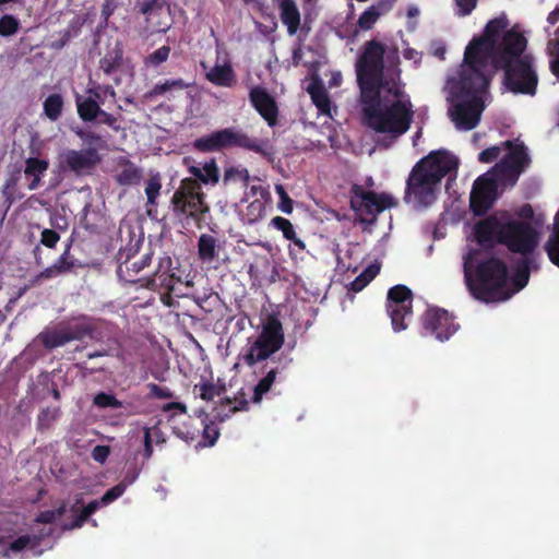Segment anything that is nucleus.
Here are the masks:
<instances>
[{"instance_id":"4d7b16f0","label":"nucleus","mask_w":559,"mask_h":559,"mask_svg":"<svg viewBox=\"0 0 559 559\" xmlns=\"http://www.w3.org/2000/svg\"><path fill=\"white\" fill-rule=\"evenodd\" d=\"M60 274L61 272L52 264L32 277L29 280V286H36L40 284L43 280H49Z\"/></svg>"},{"instance_id":"3c124183","label":"nucleus","mask_w":559,"mask_h":559,"mask_svg":"<svg viewBox=\"0 0 559 559\" xmlns=\"http://www.w3.org/2000/svg\"><path fill=\"white\" fill-rule=\"evenodd\" d=\"M31 544V537L28 535H22L8 544L7 549L3 551V556L8 557L10 552H21Z\"/></svg>"},{"instance_id":"6e6552de","label":"nucleus","mask_w":559,"mask_h":559,"mask_svg":"<svg viewBox=\"0 0 559 559\" xmlns=\"http://www.w3.org/2000/svg\"><path fill=\"white\" fill-rule=\"evenodd\" d=\"M385 47L374 39L368 40L356 61L357 83L360 95L384 87L385 84L399 83L397 80H386L383 76Z\"/></svg>"},{"instance_id":"dca6fc26","label":"nucleus","mask_w":559,"mask_h":559,"mask_svg":"<svg viewBox=\"0 0 559 559\" xmlns=\"http://www.w3.org/2000/svg\"><path fill=\"white\" fill-rule=\"evenodd\" d=\"M499 181L501 180L493 170L479 176L474 181L469 197V206L475 215H484L491 209L497 199Z\"/></svg>"},{"instance_id":"f257e3e1","label":"nucleus","mask_w":559,"mask_h":559,"mask_svg":"<svg viewBox=\"0 0 559 559\" xmlns=\"http://www.w3.org/2000/svg\"><path fill=\"white\" fill-rule=\"evenodd\" d=\"M360 105L365 124L391 141L405 134L412 126L413 104L401 82L365 92L360 95Z\"/></svg>"},{"instance_id":"a878e982","label":"nucleus","mask_w":559,"mask_h":559,"mask_svg":"<svg viewBox=\"0 0 559 559\" xmlns=\"http://www.w3.org/2000/svg\"><path fill=\"white\" fill-rule=\"evenodd\" d=\"M49 167V163L46 159L37 158V157H28L25 160L24 175L26 178L31 179L27 188L33 191L39 188L41 183V178L45 176L47 169Z\"/></svg>"},{"instance_id":"338daca9","label":"nucleus","mask_w":559,"mask_h":559,"mask_svg":"<svg viewBox=\"0 0 559 559\" xmlns=\"http://www.w3.org/2000/svg\"><path fill=\"white\" fill-rule=\"evenodd\" d=\"M98 118H99V120H98L99 123L106 124L116 131L119 130V126L117 124L118 119L112 114H109V112L100 109Z\"/></svg>"},{"instance_id":"f8f14e48","label":"nucleus","mask_w":559,"mask_h":559,"mask_svg":"<svg viewBox=\"0 0 559 559\" xmlns=\"http://www.w3.org/2000/svg\"><path fill=\"white\" fill-rule=\"evenodd\" d=\"M352 193V209L355 211L356 219L364 225L374 224L380 213L396 205L391 195L372 190L366 191L359 185H353Z\"/></svg>"},{"instance_id":"39448f33","label":"nucleus","mask_w":559,"mask_h":559,"mask_svg":"<svg viewBox=\"0 0 559 559\" xmlns=\"http://www.w3.org/2000/svg\"><path fill=\"white\" fill-rule=\"evenodd\" d=\"M478 250H469L464 255V278L471 295L484 302L503 301L510 298L507 282L509 270L503 260L488 257L476 260Z\"/></svg>"},{"instance_id":"5fc2aeb1","label":"nucleus","mask_w":559,"mask_h":559,"mask_svg":"<svg viewBox=\"0 0 559 559\" xmlns=\"http://www.w3.org/2000/svg\"><path fill=\"white\" fill-rule=\"evenodd\" d=\"M126 491L124 484H117L108 489L100 498L102 506H107L118 498H120Z\"/></svg>"},{"instance_id":"2f4dec72","label":"nucleus","mask_w":559,"mask_h":559,"mask_svg":"<svg viewBox=\"0 0 559 559\" xmlns=\"http://www.w3.org/2000/svg\"><path fill=\"white\" fill-rule=\"evenodd\" d=\"M544 249L549 261L559 267V211L555 215L554 228L545 242Z\"/></svg>"},{"instance_id":"09e8293b","label":"nucleus","mask_w":559,"mask_h":559,"mask_svg":"<svg viewBox=\"0 0 559 559\" xmlns=\"http://www.w3.org/2000/svg\"><path fill=\"white\" fill-rule=\"evenodd\" d=\"M557 38L549 41L551 60L549 62L551 73L559 80V28L556 31Z\"/></svg>"},{"instance_id":"4be33fe9","label":"nucleus","mask_w":559,"mask_h":559,"mask_svg":"<svg viewBox=\"0 0 559 559\" xmlns=\"http://www.w3.org/2000/svg\"><path fill=\"white\" fill-rule=\"evenodd\" d=\"M280 11L282 23L289 35H295L300 26V12L295 0H273Z\"/></svg>"},{"instance_id":"13d9d810","label":"nucleus","mask_w":559,"mask_h":559,"mask_svg":"<svg viewBox=\"0 0 559 559\" xmlns=\"http://www.w3.org/2000/svg\"><path fill=\"white\" fill-rule=\"evenodd\" d=\"M501 148H503L502 144L487 147L479 153L478 160L485 164L495 162L499 157Z\"/></svg>"},{"instance_id":"79ce46f5","label":"nucleus","mask_w":559,"mask_h":559,"mask_svg":"<svg viewBox=\"0 0 559 559\" xmlns=\"http://www.w3.org/2000/svg\"><path fill=\"white\" fill-rule=\"evenodd\" d=\"M93 405L98 408H120L122 404L114 394L102 391L94 395Z\"/></svg>"},{"instance_id":"c03bdc74","label":"nucleus","mask_w":559,"mask_h":559,"mask_svg":"<svg viewBox=\"0 0 559 559\" xmlns=\"http://www.w3.org/2000/svg\"><path fill=\"white\" fill-rule=\"evenodd\" d=\"M75 134L85 143L88 145V147L95 148H102L104 146V139L100 134L91 131V130H84V129H78L75 131Z\"/></svg>"},{"instance_id":"680f3d73","label":"nucleus","mask_w":559,"mask_h":559,"mask_svg":"<svg viewBox=\"0 0 559 559\" xmlns=\"http://www.w3.org/2000/svg\"><path fill=\"white\" fill-rule=\"evenodd\" d=\"M457 7V15L467 16L476 8L478 0H454Z\"/></svg>"},{"instance_id":"864d4df0","label":"nucleus","mask_w":559,"mask_h":559,"mask_svg":"<svg viewBox=\"0 0 559 559\" xmlns=\"http://www.w3.org/2000/svg\"><path fill=\"white\" fill-rule=\"evenodd\" d=\"M70 249H71V243L67 245L63 253L53 263V265L61 272V274L70 272L74 266L73 261L70 260Z\"/></svg>"},{"instance_id":"f3484780","label":"nucleus","mask_w":559,"mask_h":559,"mask_svg":"<svg viewBox=\"0 0 559 559\" xmlns=\"http://www.w3.org/2000/svg\"><path fill=\"white\" fill-rule=\"evenodd\" d=\"M423 326L441 342L449 340L459 330L453 316L441 308L427 309L423 316Z\"/></svg>"},{"instance_id":"1a4fd4ad","label":"nucleus","mask_w":559,"mask_h":559,"mask_svg":"<svg viewBox=\"0 0 559 559\" xmlns=\"http://www.w3.org/2000/svg\"><path fill=\"white\" fill-rule=\"evenodd\" d=\"M206 195L202 186L192 177L183 178L175 190L170 204L175 216L192 221L201 229L205 223V215L210 212Z\"/></svg>"},{"instance_id":"c85d7f7f","label":"nucleus","mask_w":559,"mask_h":559,"mask_svg":"<svg viewBox=\"0 0 559 559\" xmlns=\"http://www.w3.org/2000/svg\"><path fill=\"white\" fill-rule=\"evenodd\" d=\"M76 111L80 119L84 122L95 121L100 112V105L94 97H85L75 94Z\"/></svg>"},{"instance_id":"0e129e2a","label":"nucleus","mask_w":559,"mask_h":559,"mask_svg":"<svg viewBox=\"0 0 559 559\" xmlns=\"http://www.w3.org/2000/svg\"><path fill=\"white\" fill-rule=\"evenodd\" d=\"M110 454V448L108 445H96L92 450V457L97 463H105Z\"/></svg>"},{"instance_id":"a18cd8bd","label":"nucleus","mask_w":559,"mask_h":559,"mask_svg":"<svg viewBox=\"0 0 559 559\" xmlns=\"http://www.w3.org/2000/svg\"><path fill=\"white\" fill-rule=\"evenodd\" d=\"M270 225L277 230H281L285 239H295L296 231L289 219L282 216H275L271 219Z\"/></svg>"},{"instance_id":"20e7f679","label":"nucleus","mask_w":559,"mask_h":559,"mask_svg":"<svg viewBox=\"0 0 559 559\" xmlns=\"http://www.w3.org/2000/svg\"><path fill=\"white\" fill-rule=\"evenodd\" d=\"M527 40L514 29L506 31L501 37L498 56L490 61L496 70H503V83L514 94L534 95L538 83L533 68V57L525 55Z\"/></svg>"},{"instance_id":"7ed1b4c3","label":"nucleus","mask_w":559,"mask_h":559,"mask_svg":"<svg viewBox=\"0 0 559 559\" xmlns=\"http://www.w3.org/2000/svg\"><path fill=\"white\" fill-rule=\"evenodd\" d=\"M474 236L481 248L492 249L496 245H503L512 253L521 255L535 254L538 246L536 229L507 213H496L479 221L474 227Z\"/></svg>"},{"instance_id":"4c0bfd02","label":"nucleus","mask_w":559,"mask_h":559,"mask_svg":"<svg viewBox=\"0 0 559 559\" xmlns=\"http://www.w3.org/2000/svg\"><path fill=\"white\" fill-rule=\"evenodd\" d=\"M202 177L199 183L215 186L219 181V171L214 158L205 162L201 168Z\"/></svg>"},{"instance_id":"cd10ccee","label":"nucleus","mask_w":559,"mask_h":559,"mask_svg":"<svg viewBox=\"0 0 559 559\" xmlns=\"http://www.w3.org/2000/svg\"><path fill=\"white\" fill-rule=\"evenodd\" d=\"M120 402L122 404L120 408H123L121 414L124 416H139L150 413L147 396L141 393L132 392Z\"/></svg>"},{"instance_id":"c9c22d12","label":"nucleus","mask_w":559,"mask_h":559,"mask_svg":"<svg viewBox=\"0 0 559 559\" xmlns=\"http://www.w3.org/2000/svg\"><path fill=\"white\" fill-rule=\"evenodd\" d=\"M20 179L21 169L16 168L10 173L9 177L5 179L1 188V193L4 199V203L7 204V209H10L15 201V191Z\"/></svg>"},{"instance_id":"69168bd1","label":"nucleus","mask_w":559,"mask_h":559,"mask_svg":"<svg viewBox=\"0 0 559 559\" xmlns=\"http://www.w3.org/2000/svg\"><path fill=\"white\" fill-rule=\"evenodd\" d=\"M144 437H143V443H144V452L143 456L145 460L151 459L153 454V444H152V428L144 427Z\"/></svg>"},{"instance_id":"7c9ffc66","label":"nucleus","mask_w":559,"mask_h":559,"mask_svg":"<svg viewBox=\"0 0 559 559\" xmlns=\"http://www.w3.org/2000/svg\"><path fill=\"white\" fill-rule=\"evenodd\" d=\"M206 79L217 85L230 87L235 83V74L230 66H215L206 73Z\"/></svg>"},{"instance_id":"052dcab7","label":"nucleus","mask_w":559,"mask_h":559,"mask_svg":"<svg viewBox=\"0 0 559 559\" xmlns=\"http://www.w3.org/2000/svg\"><path fill=\"white\" fill-rule=\"evenodd\" d=\"M147 388L150 390V394L147 397H154V399H171L173 397V392L166 386H160L156 383H148Z\"/></svg>"},{"instance_id":"58836bf2","label":"nucleus","mask_w":559,"mask_h":559,"mask_svg":"<svg viewBox=\"0 0 559 559\" xmlns=\"http://www.w3.org/2000/svg\"><path fill=\"white\" fill-rule=\"evenodd\" d=\"M194 391L199 392V395L204 401H213L214 397L219 396L224 391L225 386H218L211 381H203L194 385Z\"/></svg>"},{"instance_id":"49530a36","label":"nucleus","mask_w":559,"mask_h":559,"mask_svg":"<svg viewBox=\"0 0 559 559\" xmlns=\"http://www.w3.org/2000/svg\"><path fill=\"white\" fill-rule=\"evenodd\" d=\"M170 53L169 46H162L145 58V64L148 67H158L164 63Z\"/></svg>"},{"instance_id":"6e6d98bb","label":"nucleus","mask_w":559,"mask_h":559,"mask_svg":"<svg viewBox=\"0 0 559 559\" xmlns=\"http://www.w3.org/2000/svg\"><path fill=\"white\" fill-rule=\"evenodd\" d=\"M59 414H60L59 407H53V408L47 407V408L43 409L40 412V414L38 415V425L40 427H46V428L49 427L50 424L57 419Z\"/></svg>"},{"instance_id":"473e14b6","label":"nucleus","mask_w":559,"mask_h":559,"mask_svg":"<svg viewBox=\"0 0 559 559\" xmlns=\"http://www.w3.org/2000/svg\"><path fill=\"white\" fill-rule=\"evenodd\" d=\"M188 86L189 84H187L182 79L166 80L163 83L155 84L151 91L145 93L144 98L153 99L156 96L166 95L174 91H182Z\"/></svg>"},{"instance_id":"423d86ee","label":"nucleus","mask_w":559,"mask_h":559,"mask_svg":"<svg viewBox=\"0 0 559 559\" xmlns=\"http://www.w3.org/2000/svg\"><path fill=\"white\" fill-rule=\"evenodd\" d=\"M507 26L508 21L503 17L490 20L485 26L483 36L474 38L467 45L464 52L463 87H471V81H474L478 87L486 86V74H491L490 61L498 56L501 47V40L498 41L499 34Z\"/></svg>"},{"instance_id":"ddd939ff","label":"nucleus","mask_w":559,"mask_h":559,"mask_svg":"<svg viewBox=\"0 0 559 559\" xmlns=\"http://www.w3.org/2000/svg\"><path fill=\"white\" fill-rule=\"evenodd\" d=\"M502 146L509 152L492 167V170L502 182L514 186L531 164L527 147L524 143L512 140L502 142Z\"/></svg>"},{"instance_id":"9b49d317","label":"nucleus","mask_w":559,"mask_h":559,"mask_svg":"<svg viewBox=\"0 0 559 559\" xmlns=\"http://www.w3.org/2000/svg\"><path fill=\"white\" fill-rule=\"evenodd\" d=\"M283 344V325L276 317L270 316L258 337L253 342L249 341L240 359L246 366L252 368L259 362L266 361L282 348Z\"/></svg>"},{"instance_id":"603ef678","label":"nucleus","mask_w":559,"mask_h":559,"mask_svg":"<svg viewBox=\"0 0 559 559\" xmlns=\"http://www.w3.org/2000/svg\"><path fill=\"white\" fill-rule=\"evenodd\" d=\"M223 405L228 407V413L225 414V416H228L229 413L234 414L239 411H246L248 408V401L246 400L245 394L241 393L240 397L236 396L234 400L228 397L225 399Z\"/></svg>"},{"instance_id":"b1692460","label":"nucleus","mask_w":559,"mask_h":559,"mask_svg":"<svg viewBox=\"0 0 559 559\" xmlns=\"http://www.w3.org/2000/svg\"><path fill=\"white\" fill-rule=\"evenodd\" d=\"M116 325L103 318L87 316L88 338L96 343L109 341L115 333Z\"/></svg>"},{"instance_id":"4468645a","label":"nucleus","mask_w":559,"mask_h":559,"mask_svg":"<svg viewBox=\"0 0 559 559\" xmlns=\"http://www.w3.org/2000/svg\"><path fill=\"white\" fill-rule=\"evenodd\" d=\"M173 259L165 254L158 259L157 267L151 276L143 277L141 287L157 292L165 305H170L171 295L176 285L181 284V276L173 266Z\"/></svg>"},{"instance_id":"a19ab883","label":"nucleus","mask_w":559,"mask_h":559,"mask_svg":"<svg viewBox=\"0 0 559 559\" xmlns=\"http://www.w3.org/2000/svg\"><path fill=\"white\" fill-rule=\"evenodd\" d=\"M250 180V175L247 168H238L235 166H230L225 169L223 176V183L225 186L230 182L241 181L245 186H248Z\"/></svg>"},{"instance_id":"393cba45","label":"nucleus","mask_w":559,"mask_h":559,"mask_svg":"<svg viewBox=\"0 0 559 559\" xmlns=\"http://www.w3.org/2000/svg\"><path fill=\"white\" fill-rule=\"evenodd\" d=\"M141 178L142 170L134 163L127 158H121L118 162V169L115 175V180L119 186L138 185Z\"/></svg>"},{"instance_id":"f704fd0d","label":"nucleus","mask_w":559,"mask_h":559,"mask_svg":"<svg viewBox=\"0 0 559 559\" xmlns=\"http://www.w3.org/2000/svg\"><path fill=\"white\" fill-rule=\"evenodd\" d=\"M63 107V97L59 93L50 94L43 104L44 114L51 121H57L61 117Z\"/></svg>"},{"instance_id":"8fccbe9b","label":"nucleus","mask_w":559,"mask_h":559,"mask_svg":"<svg viewBox=\"0 0 559 559\" xmlns=\"http://www.w3.org/2000/svg\"><path fill=\"white\" fill-rule=\"evenodd\" d=\"M121 61V53L115 56L106 55L99 61V67L107 75L111 74L119 66Z\"/></svg>"},{"instance_id":"de8ad7c7","label":"nucleus","mask_w":559,"mask_h":559,"mask_svg":"<svg viewBox=\"0 0 559 559\" xmlns=\"http://www.w3.org/2000/svg\"><path fill=\"white\" fill-rule=\"evenodd\" d=\"M160 188H162V185H160V181L158 178L153 177L147 181L146 187H145V194H146V199H147L146 204L147 205H156V200L159 195Z\"/></svg>"},{"instance_id":"e2e57ef3","label":"nucleus","mask_w":559,"mask_h":559,"mask_svg":"<svg viewBox=\"0 0 559 559\" xmlns=\"http://www.w3.org/2000/svg\"><path fill=\"white\" fill-rule=\"evenodd\" d=\"M202 425V435L203 438L206 440L207 445H214L216 442L219 432L215 426L205 425L203 421Z\"/></svg>"},{"instance_id":"aec40b11","label":"nucleus","mask_w":559,"mask_h":559,"mask_svg":"<svg viewBox=\"0 0 559 559\" xmlns=\"http://www.w3.org/2000/svg\"><path fill=\"white\" fill-rule=\"evenodd\" d=\"M249 98L253 108L267 122L270 127L277 123L278 107L275 98L263 87L254 86L250 90Z\"/></svg>"},{"instance_id":"774afa93","label":"nucleus","mask_w":559,"mask_h":559,"mask_svg":"<svg viewBox=\"0 0 559 559\" xmlns=\"http://www.w3.org/2000/svg\"><path fill=\"white\" fill-rule=\"evenodd\" d=\"M155 10H162V5L157 0H145L139 3V12L144 15L152 14Z\"/></svg>"},{"instance_id":"ea45409f","label":"nucleus","mask_w":559,"mask_h":559,"mask_svg":"<svg viewBox=\"0 0 559 559\" xmlns=\"http://www.w3.org/2000/svg\"><path fill=\"white\" fill-rule=\"evenodd\" d=\"M382 13L384 12L380 9V7L371 5L360 14L357 25L364 31H369L372 28Z\"/></svg>"},{"instance_id":"f03ea898","label":"nucleus","mask_w":559,"mask_h":559,"mask_svg":"<svg viewBox=\"0 0 559 559\" xmlns=\"http://www.w3.org/2000/svg\"><path fill=\"white\" fill-rule=\"evenodd\" d=\"M459 159L445 150L431 151L412 168L405 187L404 201L414 200L420 207H428L438 198L445 176H456Z\"/></svg>"},{"instance_id":"e433bc0d","label":"nucleus","mask_w":559,"mask_h":559,"mask_svg":"<svg viewBox=\"0 0 559 559\" xmlns=\"http://www.w3.org/2000/svg\"><path fill=\"white\" fill-rule=\"evenodd\" d=\"M78 319L82 322L66 326L69 343L72 341H83L88 337L87 316L81 314Z\"/></svg>"},{"instance_id":"a211bd4d","label":"nucleus","mask_w":559,"mask_h":559,"mask_svg":"<svg viewBox=\"0 0 559 559\" xmlns=\"http://www.w3.org/2000/svg\"><path fill=\"white\" fill-rule=\"evenodd\" d=\"M100 162L97 150H69L61 155L60 167L70 170L78 176L90 174Z\"/></svg>"},{"instance_id":"bb28decb","label":"nucleus","mask_w":559,"mask_h":559,"mask_svg":"<svg viewBox=\"0 0 559 559\" xmlns=\"http://www.w3.org/2000/svg\"><path fill=\"white\" fill-rule=\"evenodd\" d=\"M284 368H281L278 365L270 367L266 371L265 376L262 377L259 382L253 388V394L251 401L253 403H260L267 392L271 391L272 386L275 384L277 379H281V374Z\"/></svg>"},{"instance_id":"37998d69","label":"nucleus","mask_w":559,"mask_h":559,"mask_svg":"<svg viewBox=\"0 0 559 559\" xmlns=\"http://www.w3.org/2000/svg\"><path fill=\"white\" fill-rule=\"evenodd\" d=\"M20 29V21L11 14H4L0 17V36L10 37Z\"/></svg>"},{"instance_id":"5701e85b","label":"nucleus","mask_w":559,"mask_h":559,"mask_svg":"<svg viewBox=\"0 0 559 559\" xmlns=\"http://www.w3.org/2000/svg\"><path fill=\"white\" fill-rule=\"evenodd\" d=\"M307 92L319 112L331 116V99L323 82L319 78H313L307 87Z\"/></svg>"},{"instance_id":"bf43d9fd","label":"nucleus","mask_w":559,"mask_h":559,"mask_svg":"<svg viewBox=\"0 0 559 559\" xmlns=\"http://www.w3.org/2000/svg\"><path fill=\"white\" fill-rule=\"evenodd\" d=\"M59 239L60 235L53 229L46 228L41 231L40 243L49 249L55 248Z\"/></svg>"},{"instance_id":"412c9836","label":"nucleus","mask_w":559,"mask_h":559,"mask_svg":"<svg viewBox=\"0 0 559 559\" xmlns=\"http://www.w3.org/2000/svg\"><path fill=\"white\" fill-rule=\"evenodd\" d=\"M537 269L536 254L522 255L514 264V272L511 278L514 290L519 292L523 289L530 281L532 270Z\"/></svg>"},{"instance_id":"9d476101","label":"nucleus","mask_w":559,"mask_h":559,"mask_svg":"<svg viewBox=\"0 0 559 559\" xmlns=\"http://www.w3.org/2000/svg\"><path fill=\"white\" fill-rule=\"evenodd\" d=\"M193 147L199 152H216L227 147H240L263 157L272 154L269 140L250 136L242 130L226 128L198 138Z\"/></svg>"},{"instance_id":"2eb2a0df","label":"nucleus","mask_w":559,"mask_h":559,"mask_svg":"<svg viewBox=\"0 0 559 559\" xmlns=\"http://www.w3.org/2000/svg\"><path fill=\"white\" fill-rule=\"evenodd\" d=\"M412 302L413 292L407 286L399 284L389 289L385 306L395 332H401L407 328L405 321L412 317Z\"/></svg>"},{"instance_id":"c756f323","label":"nucleus","mask_w":559,"mask_h":559,"mask_svg":"<svg viewBox=\"0 0 559 559\" xmlns=\"http://www.w3.org/2000/svg\"><path fill=\"white\" fill-rule=\"evenodd\" d=\"M198 255L202 262H212L217 258V239L202 234L198 239Z\"/></svg>"},{"instance_id":"6ab92c4d","label":"nucleus","mask_w":559,"mask_h":559,"mask_svg":"<svg viewBox=\"0 0 559 559\" xmlns=\"http://www.w3.org/2000/svg\"><path fill=\"white\" fill-rule=\"evenodd\" d=\"M136 250H133L132 248L129 250L128 253H124L123 251H119L118 253V262L119 265L117 267V275L120 280L127 282V283H140L142 284V278H138V274L143 271L145 267L150 266L152 263V257L153 252H147L143 254L139 261H134L130 263V258L135 253Z\"/></svg>"},{"instance_id":"0eeeda50","label":"nucleus","mask_w":559,"mask_h":559,"mask_svg":"<svg viewBox=\"0 0 559 559\" xmlns=\"http://www.w3.org/2000/svg\"><path fill=\"white\" fill-rule=\"evenodd\" d=\"M464 68L460 73V80L456 86L455 97L457 102L450 108V117L460 130L469 131L474 129L485 108L481 95L487 93L491 74H486L487 84L485 87H478L474 81H471V87H463Z\"/></svg>"},{"instance_id":"72a5a7b5","label":"nucleus","mask_w":559,"mask_h":559,"mask_svg":"<svg viewBox=\"0 0 559 559\" xmlns=\"http://www.w3.org/2000/svg\"><path fill=\"white\" fill-rule=\"evenodd\" d=\"M43 346L47 349L61 347L69 343L66 328L58 330H46L38 335Z\"/></svg>"}]
</instances>
